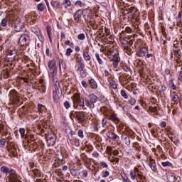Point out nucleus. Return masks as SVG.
<instances>
[{
    "instance_id": "9b49d317",
    "label": "nucleus",
    "mask_w": 182,
    "mask_h": 182,
    "mask_svg": "<svg viewBox=\"0 0 182 182\" xmlns=\"http://www.w3.org/2000/svg\"><path fill=\"white\" fill-rule=\"evenodd\" d=\"M48 65L50 70H53V75H54L55 71L56 70V69H58L56 67V60H52L49 61L48 63Z\"/></svg>"
},
{
    "instance_id": "6e6552de",
    "label": "nucleus",
    "mask_w": 182,
    "mask_h": 182,
    "mask_svg": "<svg viewBox=\"0 0 182 182\" xmlns=\"http://www.w3.org/2000/svg\"><path fill=\"white\" fill-rule=\"evenodd\" d=\"M106 136L107 137H108V139H110V140H112V141H119V140H120V137H119L117 134H116L112 132H107Z\"/></svg>"
},
{
    "instance_id": "ea45409f",
    "label": "nucleus",
    "mask_w": 182,
    "mask_h": 182,
    "mask_svg": "<svg viewBox=\"0 0 182 182\" xmlns=\"http://www.w3.org/2000/svg\"><path fill=\"white\" fill-rule=\"evenodd\" d=\"M78 68H85V61L83 59H80L77 61Z\"/></svg>"
},
{
    "instance_id": "412c9836",
    "label": "nucleus",
    "mask_w": 182,
    "mask_h": 182,
    "mask_svg": "<svg viewBox=\"0 0 182 182\" xmlns=\"http://www.w3.org/2000/svg\"><path fill=\"white\" fill-rule=\"evenodd\" d=\"M47 143L48 146H53L56 143V138L55 136H50L47 139Z\"/></svg>"
},
{
    "instance_id": "f3484780",
    "label": "nucleus",
    "mask_w": 182,
    "mask_h": 182,
    "mask_svg": "<svg viewBox=\"0 0 182 182\" xmlns=\"http://www.w3.org/2000/svg\"><path fill=\"white\" fill-rule=\"evenodd\" d=\"M7 150L9 152L10 156H12V157L18 156V149L16 148H7Z\"/></svg>"
},
{
    "instance_id": "72a5a7b5",
    "label": "nucleus",
    "mask_w": 182,
    "mask_h": 182,
    "mask_svg": "<svg viewBox=\"0 0 182 182\" xmlns=\"http://www.w3.org/2000/svg\"><path fill=\"white\" fill-rule=\"evenodd\" d=\"M151 170H152V171H154V173H156L157 171V166L155 164H148Z\"/></svg>"
},
{
    "instance_id": "7c9ffc66",
    "label": "nucleus",
    "mask_w": 182,
    "mask_h": 182,
    "mask_svg": "<svg viewBox=\"0 0 182 182\" xmlns=\"http://www.w3.org/2000/svg\"><path fill=\"white\" fill-rule=\"evenodd\" d=\"M120 176L122 178V181H124V182H131L130 179L129 178V177H127V175H126V173H121Z\"/></svg>"
},
{
    "instance_id": "a18cd8bd",
    "label": "nucleus",
    "mask_w": 182,
    "mask_h": 182,
    "mask_svg": "<svg viewBox=\"0 0 182 182\" xmlns=\"http://www.w3.org/2000/svg\"><path fill=\"white\" fill-rule=\"evenodd\" d=\"M73 52V50H72V48H67L65 52L66 56H70Z\"/></svg>"
},
{
    "instance_id": "3c124183",
    "label": "nucleus",
    "mask_w": 182,
    "mask_h": 182,
    "mask_svg": "<svg viewBox=\"0 0 182 182\" xmlns=\"http://www.w3.org/2000/svg\"><path fill=\"white\" fill-rule=\"evenodd\" d=\"M128 103H130L132 106L136 105V100L134 98H131L128 100Z\"/></svg>"
},
{
    "instance_id": "de8ad7c7",
    "label": "nucleus",
    "mask_w": 182,
    "mask_h": 182,
    "mask_svg": "<svg viewBox=\"0 0 182 182\" xmlns=\"http://www.w3.org/2000/svg\"><path fill=\"white\" fill-rule=\"evenodd\" d=\"M46 31L48 36L50 37V35H52V27H50V26H47Z\"/></svg>"
},
{
    "instance_id": "09e8293b",
    "label": "nucleus",
    "mask_w": 182,
    "mask_h": 182,
    "mask_svg": "<svg viewBox=\"0 0 182 182\" xmlns=\"http://www.w3.org/2000/svg\"><path fill=\"white\" fill-rule=\"evenodd\" d=\"M19 133L21 134V136L22 139L25 137V129L24 128H20L19 129Z\"/></svg>"
},
{
    "instance_id": "f8f14e48",
    "label": "nucleus",
    "mask_w": 182,
    "mask_h": 182,
    "mask_svg": "<svg viewBox=\"0 0 182 182\" xmlns=\"http://www.w3.org/2000/svg\"><path fill=\"white\" fill-rule=\"evenodd\" d=\"M53 78V83L55 86V89H57V90H60V84L59 83V78L58 77L55 76V75L53 74L52 75Z\"/></svg>"
},
{
    "instance_id": "603ef678",
    "label": "nucleus",
    "mask_w": 182,
    "mask_h": 182,
    "mask_svg": "<svg viewBox=\"0 0 182 182\" xmlns=\"http://www.w3.org/2000/svg\"><path fill=\"white\" fill-rule=\"evenodd\" d=\"M78 136L80 137V139H83L85 136L83 135V130L79 129L77 132Z\"/></svg>"
},
{
    "instance_id": "a19ab883",
    "label": "nucleus",
    "mask_w": 182,
    "mask_h": 182,
    "mask_svg": "<svg viewBox=\"0 0 182 182\" xmlns=\"http://www.w3.org/2000/svg\"><path fill=\"white\" fill-rule=\"evenodd\" d=\"M78 41H85L86 39V36L85 33H80L77 36Z\"/></svg>"
},
{
    "instance_id": "5fc2aeb1",
    "label": "nucleus",
    "mask_w": 182,
    "mask_h": 182,
    "mask_svg": "<svg viewBox=\"0 0 182 182\" xmlns=\"http://www.w3.org/2000/svg\"><path fill=\"white\" fill-rule=\"evenodd\" d=\"M110 176V173L107 171L102 172V177L105 178L106 177H109Z\"/></svg>"
},
{
    "instance_id": "aec40b11",
    "label": "nucleus",
    "mask_w": 182,
    "mask_h": 182,
    "mask_svg": "<svg viewBox=\"0 0 182 182\" xmlns=\"http://www.w3.org/2000/svg\"><path fill=\"white\" fill-rule=\"evenodd\" d=\"M171 100L173 102L174 105H178V100H180V97L177 94H171Z\"/></svg>"
},
{
    "instance_id": "2eb2a0df",
    "label": "nucleus",
    "mask_w": 182,
    "mask_h": 182,
    "mask_svg": "<svg viewBox=\"0 0 182 182\" xmlns=\"http://www.w3.org/2000/svg\"><path fill=\"white\" fill-rule=\"evenodd\" d=\"M60 92H62V90H58V89H55L53 92V97L54 102H58V99H59V95H60Z\"/></svg>"
},
{
    "instance_id": "20e7f679",
    "label": "nucleus",
    "mask_w": 182,
    "mask_h": 182,
    "mask_svg": "<svg viewBox=\"0 0 182 182\" xmlns=\"http://www.w3.org/2000/svg\"><path fill=\"white\" fill-rule=\"evenodd\" d=\"M0 170L4 174H9L10 180L14 178L16 176V171L12 168H9L8 166H3L1 167Z\"/></svg>"
},
{
    "instance_id": "864d4df0",
    "label": "nucleus",
    "mask_w": 182,
    "mask_h": 182,
    "mask_svg": "<svg viewBox=\"0 0 182 182\" xmlns=\"http://www.w3.org/2000/svg\"><path fill=\"white\" fill-rule=\"evenodd\" d=\"M65 45H68V46H70V48H72V46H73V42H70V41L69 40H66L65 41Z\"/></svg>"
},
{
    "instance_id": "c756f323",
    "label": "nucleus",
    "mask_w": 182,
    "mask_h": 182,
    "mask_svg": "<svg viewBox=\"0 0 182 182\" xmlns=\"http://www.w3.org/2000/svg\"><path fill=\"white\" fill-rule=\"evenodd\" d=\"M38 112L37 113H43L45 112V106L42 104H38Z\"/></svg>"
},
{
    "instance_id": "e2e57ef3",
    "label": "nucleus",
    "mask_w": 182,
    "mask_h": 182,
    "mask_svg": "<svg viewBox=\"0 0 182 182\" xmlns=\"http://www.w3.org/2000/svg\"><path fill=\"white\" fill-rule=\"evenodd\" d=\"M150 112H152L153 113H156L157 112V107H149Z\"/></svg>"
},
{
    "instance_id": "9d476101",
    "label": "nucleus",
    "mask_w": 182,
    "mask_h": 182,
    "mask_svg": "<svg viewBox=\"0 0 182 182\" xmlns=\"http://www.w3.org/2000/svg\"><path fill=\"white\" fill-rule=\"evenodd\" d=\"M14 26L16 32H22V27L23 25L21 21H19V19H16L15 22L14 23Z\"/></svg>"
},
{
    "instance_id": "7ed1b4c3",
    "label": "nucleus",
    "mask_w": 182,
    "mask_h": 182,
    "mask_svg": "<svg viewBox=\"0 0 182 182\" xmlns=\"http://www.w3.org/2000/svg\"><path fill=\"white\" fill-rule=\"evenodd\" d=\"M129 176L131 178V180H143V172L140 171L139 168L135 167L134 168V170H131L129 171Z\"/></svg>"
},
{
    "instance_id": "a211bd4d",
    "label": "nucleus",
    "mask_w": 182,
    "mask_h": 182,
    "mask_svg": "<svg viewBox=\"0 0 182 182\" xmlns=\"http://www.w3.org/2000/svg\"><path fill=\"white\" fill-rule=\"evenodd\" d=\"M88 82L90 83L91 89H97V82H96V80H95V79L91 78L88 80Z\"/></svg>"
},
{
    "instance_id": "0e129e2a",
    "label": "nucleus",
    "mask_w": 182,
    "mask_h": 182,
    "mask_svg": "<svg viewBox=\"0 0 182 182\" xmlns=\"http://www.w3.org/2000/svg\"><path fill=\"white\" fill-rule=\"evenodd\" d=\"M82 86L84 87L85 89H87V82L85 80L82 81Z\"/></svg>"
},
{
    "instance_id": "f03ea898",
    "label": "nucleus",
    "mask_w": 182,
    "mask_h": 182,
    "mask_svg": "<svg viewBox=\"0 0 182 182\" xmlns=\"http://www.w3.org/2000/svg\"><path fill=\"white\" fill-rule=\"evenodd\" d=\"M109 55L113 56V63L112 65L114 68L119 66V63H120V58L119 57V50L117 48H110L109 50Z\"/></svg>"
},
{
    "instance_id": "f704fd0d",
    "label": "nucleus",
    "mask_w": 182,
    "mask_h": 182,
    "mask_svg": "<svg viewBox=\"0 0 182 182\" xmlns=\"http://www.w3.org/2000/svg\"><path fill=\"white\" fill-rule=\"evenodd\" d=\"M37 9L39 11V12H43L45 11V6H43V4L40 3L37 5Z\"/></svg>"
},
{
    "instance_id": "cd10ccee",
    "label": "nucleus",
    "mask_w": 182,
    "mask_h": 182,
    "mask_svg": "<svg viewBox=\"0 0 182 182\" xmlns=\"http://www.w3.org/2000/svg\"><path fill=\"white\" fill-rule=\"evenodd\" d=\"M173 53H174L175 56L180 60V59L181 58V56H182L181 50H180V48L175 50L173 51Z\"/></svg>"
},
{
    "instance_id": "1a4fd4ad",
    "label": "nucleus",
    "mask_w": 182,
    "mask_h": 182,
    "mask_svg": "<svg viewBox=\"0 0 182 182\" xmlns=\"http://www.w3.org/2000/svg\"><path fill=\"white\" fill-rule=\"evenodd\" d=\"M9 96L13 102H15V100H19V93L15 90L10 91Z\"/></svg>"
},
{
    "instance_id": "5701e85b",
    "label": "nucleus",
    "mask_w": 182,
    "mask_h": 182,
    "mask_svg": "<svg viewBox=\"0 0 182 182\" xmlns=\"http://www.w3.org/2000/svg\"><path fill=\"white\" fill-rule=\"evenodd\" d=\"M77 119L78 120V122L82 124L83 122H85V114H83V112H78V114H77Z\"/></svg>"
},
{
    "instance_id": "473e14b6",
    "label": "nucleus",
    "mask_w": 182,
    "mask_h": 182,
    "mask_svg": "<svg viewBox=\"0 0 182 182\" xmlns=\"http://www.w3.org/2000/svg\"><path fill=\"white\" fill-rule=\"evenodd\" d=\"M85 105L87 106V107H90V109H93L95 107V105L92 104L90 101L87 100V98H85Z\"/></svg>"
},
{
    "instance_id": "b1692460",
    "label": "nucleus",
    "mask_w": 182,
    "mask_h": 182,
    "mask_svg": "<svg viewBox=\"0 0 182 182\" xmlns=\"http://www.w3.org/2000/svg\"><path fill=\"white\" fill-rule=\"evenodd\" d=\"M90 97V102L92 104L95 105V103H96V102H97L98 100V97L97 96L95 95V94H91L89 95Z\"/></svg>"
},
{
    "instance_id": "8fccbe9b",
    "label": "nucleus",
    "mask_w": 182,
    "mask_h": 182,
    "mask_svg": "<svg viewBox=\"0 0 182 182\" xmlns=\"http://www.w3.org/2000/svg\"><path fill=\"white\" fill-rule=\"evenodd\" d=\"M10 182H21V181H19V179H18V175H16L14 178H12L11 179H10Z\"/></svg>"
},
{
    "instance_id": "c03bdc74",
    "label": "nucleus",
    "mask_w": 182,
    "mask_h": 182,
    "mask_svg": "<svg viewBox=\"0 0 182 182\" xmlns=\"http://www.w3.org/2000/svg\"><path fill=\"white\" fill-rule=\"evenodd\" d=\"M161 165L163 167H170V166H171V163L168 161H165V162H162Z\"/></svg>"
},
{
    "instance_id": "680f3d73",
    "label": "nucleus",
    "mask_w": 182,
    "mask_h": 182,
    "mask_svg": "<svg viewBox=\"0 0 182 182\" xmlns=\"http://www.w3.org/2000/svg\"><path fill=\"white\" fill-rule=\"evenodd\" d=\"M169 83L172 84V85H171V89H173V90H176V84H174L173 80H171L169 81Z\"/></svg>"
},
{
    "instance_id": "37998d69",
    "label": "nucleus",
    "mask_w": 182,
    "mask_h": 182,
    "mask_svg": "<svg viewBox=\"0 0 182 182\" xmlns=\"http://www.w3.org/2000/svg\"><path fill=\"white\" fill-rule=\"evenodd\" d=\"M79 73H80V76L81 77H86V76L87 75V73H86V70H85V69L80 71Z\"/></svg>"
},
{
    "instance_id": "49530a36",
    "label": "nucleus",
    "mask_w": 182,
    "mask_h": 182,
    "mask_svg": "<svg viewBox=\"0 0 182 182\" xmlns=\"http://www.w3.org/2000/svg\"><path fill=\"white\" fill-rule=\"evenodd\" d=\"M6 25H8V18H4L1 20V26H6Z\"/></svg>"
},
{
    "instance_id": "69168bd1",
    "label": "nucleus",
    "mask_w": 182,
    "mask_h": 182,
    "mask_svg": "<svg viewBox=\"0 0 182 182\" xmlns=\"http://www.w3.org/2000/svg\"><path fill=\"white\" fill-rule=\"evenodd\" d=\"M125 32H127V33H132V32H133V30H132V28L130 27H126Z\"/></svg>"
},
{
    "instance_id": "79ce46f5",
    "label": "nucleus",
    "mask_w": 182,
    "mask_h": 182,
    "mask_svg": "<svg viewBox=\"0 0 182 182\" xmlns=\"http://www.w3.org/2000/svg\"><path fill=\"white\" fill-rule=\"evenodd\" d=\"M5 144H6V140L5 139H0V147L4 149L5 147Z\"/></svg>"
},
{
    "instance_id": "4c0bfd02",
    "label": "nucleus",
    "mask_w": 182,
    "mask_h": 182,
    "mask_svg": "<svg viewBox=\"0 0 182 182\" xmlns=\"http://www.w3.org/2000/svg\"><path fill=\"white\" fill-rule=\"evenodd\" d=\"M121 96L124 97V99H129V95H127V92H126L124 90H121Z\"/></svg>"
},
{
    "instance_id": "13d9d810",
    "label": "nucleus",
    "mask_w": 182,
    "mask_h": 182,
    "mask_svg": "<svg viewBox=\"0 0 182 182\" xmlns=\"http://www.w3.org/2000/svg\"><path fill=\"white\" fill-rule=\"evenodd\" d=\"M117 105H118V106H119V107H122L123 109V110L124 111V104H123V102L122 101H118Z\"/></svg>"
},
{
    "instance_id": "423d86ee",
    "label": "nucleus",
    "mask_w": 182,
    "mask_h": 182,
    "mask_svg": "<svg viewBox=\"0 0 182 182\" xmlns=\"http://www.w3.org/2000/svg\"><path fill=\"white\" fill-rule=\"evenodd\" d=\"M166 179L168 182H180L181 181V178L180 176L173 173H166Z\"/></svg>"
},
{
    "instance_id": "774afa93",
    "label": "nucleus",
    "mask_w": 182,
    "mask_h": 182,
    "mask_svg": "<svg viewBox=\"0 0 182 182\" xmlns=\"http://www.w3.org/2000/svg\"><path fill=\"white\" fill-rule=\"evenodd\" d=\"M178 80H180V82H182V68H181V70L179 72Z\"/></svg>"
},
{
    "instance_id": "bf43d9fd",
    "label": "nucleus",
    "mask_w": 182,
    "mask_h": 182,
    "mask_svg": "<svg viewBox=\"0 0 182 182\" xmlns=\"http://www.w3.org/2000/svg\"><path fill=\"white\" fill-rule=\"evenodd\" d=\"M29 167L32 171V170H35V163L33 162H30L29 163Z\"/></svg>"
},
{
    "instance_id": "0eeeda50",
    "label": "nucleus",
    "mask_w": 182,
    "mask_h": 182,
    "mask_svg": "<svg viewBox=\"0 0 182 182\" xmlns=\"http://www.w3.org/2000/svg\"><path fill=\"white\" fill-rule=\"evenodd\" d=\"M147 53H149V49H147L146 47H142L136 51V55L139 56L140 58L147 56Z\"/></svg>"
},
{
    "instance_id": "ddd939ff",
    "label": "nucleus",
    "mask_w": 182,
    "mask_h": 182,
    "mask_svg": "<svg viewBox=\"0 0 182 182\" xmlns=\"http://www.w3.org/2000/svg\"><path fill=\"white\" fill-rule=\"evenodd\" d=\"M133 45V40H130L129 41H124L122 43V48L124 49V50H132V49L129 48V46H132Z\"/></svg>"
},
{
    "instance_id": "393cba45",
    "label": "nucleus",
    "mask_w": 182,
    "mask_h": 182,
    "mask_svg": "<svg viewBox=\"0 0 182 182\" xmlns=\"http://www.w3.org/2000/svg\"><path fill=\"white\" fill-rule=\"evenodd\" d=\"M31 171L35 177H42V172H41V170L35 168Z\"/></svg>"
},
{
    "instance_id": "2f4dec72",
    "label": "nucleus",
    "mask_w": 182,
    "mask_h": 182,
    "mask_svg": "<svg viewBox=\"0 0 182 182\" xmlns=\"http://www.w3.org/2000/svg\"><path fill=\"white\" fill-rule=\"evenodd\" d=\"M9 21L11 22V23H14L16 21V16L14 14H9Z\"/></svg>"
},
{
    "instance_id": "c85d7f7f",
    "label": "nucleus",
    "mask_w": 182,
    "mask_h": 182,
    "mask_svg": "<svg viewBox=\"0 0 182 182\" xmlns=\"http://www.w3.org/2000/svg\"><path fill=\"white\" fill-rule=\"evenodd\" d=\"M95 58L99 63V65H103V60L102 59V56H100V54L96 53Z\"/></svg>"
},
{
    "instance_id": "f257e3e1",
    "label": "nucleus",
    "mask_w": 182,
    "mask_h": 182,
    "mask_svg": "<svg viewBox=\"0 0 182 182\" xmlns=\"http://www.w3.org/2000/svg\"><path fill=\"white\" fill-rule=\"evenodd\" d=\"M73 102L74 103V107H78L80 109H86L85 107V99L80 97V95L74 94L73 97Z\"/></svg>"
},
{
    "instance_id": "e433bc0d",
    "label": "nucleus",
    "mask_w": 182,
    "mask_h": 182,
    "mask_svg": "<svg viewBox=\"0 0 182 182\" xmlns=\"http://www.w3.org/2000/svg\"><path fill=\"white\" fill-rule=\"evenodd\" d=\"M63 5L65 8H68V6H71L72 2H70V0H64Z\"/></svg>"
},
{
    "instance_id": "4d7b16f0",
    "label": "nucleus",
    "mask_w": 182,
    "mask_h": 182,
    "mask_svg": "<svg viewBox=\"0 0 182 182\" xmlns=\"http://www.w3.org/2000/svg\"><path fill=\"white\" fill-rule=\"evenodd\" d=\"M64 107H65V109H69V107H70V102H69L68 101H65L64 102Z\"/></svg>"
},
{
    "instance_id": "dca6fc26",
    "label": "nucleus",
    "mask_w": 182,
    "mask_h": 182,
    "mask_svg": "<svg viewBox=\"0 0 182 182\" xmlns=\"http://www.w3.org/2000/svg\"><path fill=\"white\" fill-rule=\"evenodd\" d=\"M50 4L53 8H55V9H60V8H62L60 2L58 0H53L51 1Z\"/></svg>"
},
{
    "instance_id": "c9c22d12",
    "label": "nucleus",
    "mask_w": 182,
    "mask_h": 182,
    "mask_svg": "<svg viewBox=\"0 0 182 182\" xmlns=\"http://www.w3.org/2000/svg\"><path fill=\"white\" fill-rule=\"evenodd\" d=\"M7 149H16V145L15 144V142L14 141H9V146H6Z\"/></svg>"
},
{
    "instance_id": "052dcab7",
    "label": "nucleus",
    "mask_w": 182,
    "mask_h": 182,
    "mask_svg": "<svg viewBox=\"0 0 182 182\" xmlns=\"http://www.w3.org/2000/svg\"><path fill=\"white\" fill-rule=\"evenodd\" d=\"M75 5H77V6H80V8H82V6H83V4L82 3V1H80V0H77L75 2Z\"/></svg>"
},
{
    "instance_id": "4be33fe9",
    "label": "nucleus",
    "mask_w": 182,
    "mask_h": 182,
    "mask_svg": "<svg viewBox=\"0 0 182 182\" xmlns=\"http://www.w3.org/2000/svg\"><path fill=\"white\" fill-rule=\"evenodd\" d=\"M110 120H112V122H114V123H115L116 124L120 123V119L119 118V117H117V114H116L111 115Z\"/></svg>"
},
{
    "instance_id": "bb28decb",
    "label": "nucleus",
    "mask_w": 182,
    "mask_h": 182,
    "mask_svg": "<svg viewBox=\"0 0 182 182\" xmlns=\"http://www.w3.org/2000/svg\"><path fill=\"white\" fill-rule=\"evenodd\" d=\"M109 87L112 88V89H117V82H116L114 80H109Z\"/></svg>"
},
{
    "instance_id": "58836bf2",
    "label": "nucleus",
    "mask_w": 182,
    "mask_h": 182,
    "mask_svg": "<svg viewBox=\"0 0 182 182\" xmlns=\"http://www.w3.org/2000/svg\"><path fill=\"white\" fill-rule=\"evenodd\" d=\"M73 144L75 147H79L80 146V140L79 139H75L73 140Z\"/></svg>"
},
{
    "instance_id": "a878e982",
    "label": "nucleus",
    "mask_w": 182,
    "mask_h": 182,
    "mask_svg": "<svg viewBox=\"0 0 182 182\" xmlns=\"http://www.w3.org/2000/svg\"><path fill=\"white\" fill-rule=\"evenodd\" d=\"M66 63L64 60H61L59 62V70L60 72L62 71V69H64V70H66L67 68Z\"/></svg>"
},
{
    "instance_id": "338daca9",
    "label": "nucleus",
    "mask_w": 182,
    "mask_h": 182,
    "mask_svg": "<svg viewBox=\"0 0 182 182\" xmlns=\"http://www.w3.org/2000/svg\"><path fill=\"white\" fill-rule=\"evenodd\" d=\"M101 166H102L104 168H107L109 167V166L107 165V163H106L105 161L101 162Z\"/></svg>"
},
{
    "instance_id": "6e6d98bb",
    "label": "nucleus",
    "mask_w": 182,
    "mask_h": 182,
    "mask_svg": "<svg viewBox=\"0 0 182 182\" xmlns=\"http://www.w3.org/2000/svg\"><path fill=\"white\" fill-rule=\"evenodd\" d=\"M124 141H125V144L127 146H130V138L129 136L125 137Z\"/></svg>"
},
{
    "instance_id": "39448f33",
    "label": "nucleus",
    "mask_w": 182,
    "mask_h": 182,
    "mask_svg": "<svg viewBox=\"0 0 182 182\" xmlns=\"http://www.w3.org/2000/svg\"><path fill=\"white\" fill-rule=\"evenodd\" d=\"M31 42V37L26 34H22L18 40V44L20 46H29Z\"/></svg>"
},
{
    "instance_id": "6ab92c4d",
    "label": "nucleus",
    "mask_w": 182,
    "mask_h": 182,
    "mask_svg": "<svg viewBox=\"0 0 182 182\" xmlns=\"http://www.w3.org/2000/svg\"><path fill=\"white\" fill-rule=\"evenodd\" d=\"M83 58L86 62H90L92 60V56L89 54V51H83L82 52Z\"/></svg>"
},
{
    "instance_id": "4468645a",
    "label": "nucleus",
    "mask_w": 182,
    "mask_h": 182,
    "mask_svg": "<svg viewBox=\"0 0 182 182\" xmlns=\"http://www.w3.org/2000/svg\"><path fill=\"white\" fill-rule=\"evenodd\" d=\"M83 14V11L82 10H78L75 12L74 15V21L75 23H77L80 20V18H82V15Z\"/></svg>"
}]
</instances>
